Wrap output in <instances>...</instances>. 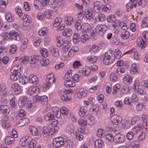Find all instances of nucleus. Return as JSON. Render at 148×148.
Returning a JSON list of instances; mask_svg holds the SVG:
<instances>
[{"label": "nucleus", "mask_w": 148, "mask_h": 148, "mask_svg": "<svg viewBox=\"0 0 148 148\" xmlns=\"http://www.w3.org/2000/svg\"><path fill=\"white\" fill-rule=\"evenodd\" d=\"M29 122V120L27 118H22L17 123V125L18 127L23 126L27 125Z\"/></svg>", "instance_id": "16"}, {"label": "nucleus", "mask_w": 148, "mask_h": 148, "mask_svg": "<svg viewBox=\"0 0 148 148\" xmlns=\"http://www.w3.org/2000/svg\"><path fill=\"white\" fill-rule=\"evenodd\" d=\"M90 67H87L85 68H83L82 71L83 73L84 74L85 76L87 77L90 74Z\"/></svg>", "instance_id": "46"}, {"label": "nucleus", "mask_w": 148, "mask_h": 148, "mask_svg": "<svg viewBox=\"0 0 148 148\" xmlns=\"http://www.w3.org/2000/svg\"><path fill=\"white\" fill-rule=\"evenodd\" d=\"M116 18L115 15L112 14L108 16L106 18L107 21L108 23H114L116 21Z\"/></svg>", "instance_id": "37"}, {"label": "nucleus", "mask_w": 148, "mask_h": 148, "mask_svg": "<svg viewBox=\"0 0 148 148\" xmlns=\"http://www.w3.org/2000/svg\"><path fill=\"white\" fill-rule=\"evenodd\" d=\"M81 21L80 20H77L76 21L75 25V27L76 29L78 30L81 29L82 25H81Z\"/></svg>", "instance_id": "61"}, {"label": "nucleus", "mask_w": 148, "mask_h": 148, "mask_svg": "<svg viewBox=\"0 0 148 148\" xmlns=\"http://www.w3.org/2000/svg\"><path fill=\"white\" fill-rule=\"evenodd\" d=\"M107 29V26L104 24L99 25L97 26L95 29L96 34L101 36H103Z\"/></svg>", "instance_id": "5"}, {"label": "nucleus", "mask_w": 148, "mask_h": 148, "mask_svg": "<svg viewBox=\"0 0 148 148\" xmlns=\"http://www.w3.org/2000/svg\"><path fill=\"white\" fill-rule=\"evenodd\" d=\"M53 145L55 147L59 148L62 147L64 144V139L62 137L56 138L53 140Z\"/></svg>", "instance_id": "7"}, {"label": "nucleus", "mask_w": 148, "mask_h": 148, "mask_svg": "<svg viewBox=\"0 0 148 148\" xmlns=\"http://www.w3.org/2000/svg\"><path fill=\"white\" fill-rule=\"evenodd\" d=\"M65 145L66 148H72L73 147V143L70 140H67L65 142L64 144Z\"/></svg>", "instance_id": "48"}, {"label": "nucleus", "mask_w": 148, "mask_h": 148, "mask_svg": "<svg viewBox=\"0 0 148 148\" xmlns=\"http://www.w3.org/2000/svg\"><path fill=\"white\" fill-rule=\"evenodd\" d=\"M99 47L96 45H93L90 48V51L91 53H93L97 52L99 50Z\"/></svg>", "instance_id": "64"}, {"label": "nucleus", "mask_w": 148, "mask_h": 148, "mask_svg": "<svg viewBox=\"0 0 148 148\" xmlns=\"http://www.w3.org/2000/svg\"><path fill=\"white\" fill-rule=\"evenodd\" d=\"M18 65H16V67H18ZM16 67L15 66L14 68H12L10 70L12 74L10 75V78L11 80L13 81H16L21 75V74L19 71L20 69L19 70L15 68Z\"/></svg>", "instance_id": "3"}, {"label": "nucleus", "mask_w": 148, "mask_h": 148, "mask_svg": "<svg viewBox=\"0 0 148 148\" xmlns=\"http://www.w3.org/2000/svg\"><path fill=\"white\" fill-rule=\"evenodd\" d=\"M87 93L86 91L81 89L77 92V97L79 98H84L86 95Z\"/></svg>", "instance_id": "35"}, {"label": "nucleus", "mask_w": 148, "mask_h": 148, "mask_svg": "<svg viewBox=\"0 0 148 148\" xmlns=\"http://www.w3.org/2000/svg\"><path fill=\"white\" fill-rule=\"evenodd\" d=\"M148 116L143 114L142 116V119L143 122V126H147V119Z\"/></svg>", "instance_id": "53"}, {"label": "nucleus", "mask_w": 148, "mask_h": 148, "mask_svg": "<svg viewBox=\"0 0 148 148\" xmlns=\"http://www.w3.org/2000/svg\"><path fill=\"white\" fill-rule=\"evenodd\" d=\"M39 89L38 87L30 86L28 90V94L30 95H34L38 94L39 92Z\"/></svg>", "instance_id": "14"}, {"label": "nucleus", "mask_w": 148, "mask_h": 148, "mask_svg": "<svg viewBox=\"0 0 148 148\" xmlns=\"http://www.w3.org/2000/svg\"><path fill=\"white\" fill-rule=\"evenodd\" d=\"M40 53L42 56L44 58L47 57L49 55V52L46 49H42L40 51Z\"/></svg>", "instance_id": "59"}, {"label": "nucleus", "mask_w": 148, "mask_h": 148, "mask_svg": "<svg viewBox=\"0 0 148 148\" xmlns=\"http://www.w3.org/2000/svg\"><path fill=\"white\" fill-rule=\"evenodd\" d=\"M135 133L133 131H130L128 132L126 135V138L129 140H131L133 138L134 135L135 134Z\"/></svg>", "instance_id": "55"}, {"label": "nucleus", "mask_w": 148, "mask_h": 148, "mask_svg": "<svg viewBox=\"0 0 148 148\" xmlns=\"http://www.w3.org/2000/svg\"><path fill=\"white\" fill-rule=\"evenodd\" d=\"M105 138L106 140L110 142H112L113 141H114V136L113 137L111 134L109 133L105 135Z\"/></svg>", "instance_id": "56"}, {"label": "nucleus", "mask_w": 148, "mask_h": 148, "mask_svg": "<svg viewBox=\"0 0 148 148\" xmlns=\"http://www.w3.org/2000/svg\"><path fill=\"white\" fill-rule=\"evenodd\" d=\"M52 54L55 57H58L59 56L58 49L57 48H53L51 51Z\"/></svg>", "instance_id": "63"}, {"label": "nucleus", "mask_w": 148, "mask_h": 148, "mask_svg": "<svg viewBox=\"0 0 148 148\" xmlns=\"http://www.w3.org/2000/svg\"><path fill=\"white\" fill-rule=\"evenodd\" d=\"M112 121L115 125H118L121 123L122 121V118L121 116L117 115H114L112 117Z\"/></svg>", "instance_id": "15"}, {"label": "nucleus", "mask_w": 148, "mask_h": 148, "mask_svg": "<svg viewBox=\"0 0 148 148\" xmlns=\"http://www.w3.org/2000/svg\"><path fill=\"white\" fill-rule=\"evenodd\" d=\"M104 130L101 128L99 129L97 131V136L99 138H103L104 137Z\"/></svg>", "instance_id": "54"}, {"label": "nucleus", "mask_w": 148, "mask_h": 148, "mask_svg": "<svg viewBox=\"0 0 148 148\" xmlns=\"http://www.w3.org/2000/svg\"><path fill=\"white\" fill-rule=\"evenodd\" d=\"M103 144V142L101 139L96 140L95 143V145L96 148H101Z\"/></svg>", "instance_id": "40"}, {"label": "nucleus", "mask_w": 148, "mask_h": 148, "mask_svg": "<svg viewBox=\"0 0 148 148\" xmlns=\"http://www.w3.org/2000/svg\"><path fill=\"white\" fill-rule=\"evenodd\" d=\"M87 111V108L86 106H81L78 112L79 115L81 117H83L86 115Z\"/></svg>", "instance_id": "24"}, {"label": "nucleus", "mask_w": 148, "mask_h": 148, "mask_svg": "<svg viewBox=\"0 0 148 148\" xmlns=\"http://www.w3.org/2000/svg\"><path fill=\"white\" fill-rule=\"evenodd\" d=\"M20 143L22 146L28 147L29 148H34L37 142L34 140H32L30 137L25 136L21 139Z\"/></svg>", "instance_id": "1"}, {"label": "nucleus", "mask_w": 148, "mask_h": 148, "mask_svg": "<svg viewBox=\"0 0 148 148\" xmlns=\"http://www.w3.org/2000/svg\"><path fill=\"white\" fill-rule=\"evenodd\" d=\"M63 51L66 52L70 48L71 44L68 41L64 42L63 43Z\"/></svg>", "instance_id": "33"}, {"label": "nucleus", "mask_w": 148, "mask_h": 148, "mask_svg": "<svg viewBox=\"0 0 148 148\" xmlns=\"http://www.w3.org/2000/svg\"><path fill=\"white\" fill-rule=\"evenodd\" d=\"M28 80L30 83L34 84H37L38 82V79L37 77L33 74L29 75Z\"/></svg>", "instance_id": "19"}, {"label": "nucleus", "mask_w": 148, "mask_h": 148, "mask_svg": "<svg viewBox=\"0 0 148 148\" xmlns=\"http://www.w3.org/2000/svg\"><path fill=\"white\" fill-rule=\"evenodd\" d=\"M47 83L45 84V86L48 89L51 86L52 83H53L55 82V80L54 78H53V79H51V80H47Z\"/></svg>", "instance_id": "58"}, {"label": "nucleus", "mask_w": 148, "mask_h": 148, "mask_svg": "<svg viewBox=\"0 0 148 148\" xmlns=\"http://www.w3.org/2000/svg\"><path fill=\"white\" fill-rule=\"evenodd\" d=\"M7 92L6 87L2 85H0V96L6 94Z\"/></svg>", "instance_id": "49"}, {"label": "nucleus", "mask_w": 148, "mask_h": 148, "mask_svg": "<svg viewBox=\"0 0 148 148\" xmlns=\"http://www.w3.org/2000/svg\"><path fill=\"white\" fill-rule=\"evenodd\" d=\"M33 99L34 102H41L42 104L43 105L46 104L48 101V97L46 96L40 97L36 94L34 96Z\"/></svg>", "instance_id": "6"}, {"label": "nucleus", "mask_w": 148, "mask_h": 148, "mask_svg": "<svg viewBox=\"0 0 148 148\" xmlns=\"http://www.w3.org/2000/svg\"><path fill=\"white\" fill-rule=\"evenodd\" d=\"M147 0H139L138 2V6L139 8L144 7L146 4Z\"/></svg>", "instance_id": "60"}, {"label": "nucleus", "mask_w": 148, "mask_h": 148, "mask_svg": "<svg viewBox=\"0 0 148 148\" xmlns=\"http://www.w3.org/2000/svg\"><path fill=\"white\" fill-rule=\"evenodd\" d=\"M62 21V19L61 18L58 17L55 20L53 26L55 27H57L59 26Z\"/></svg>", "instance_id": "50"}, {"label": "nucleus", "mask_w": 148, "mask_h": 148, "mask_svg": "<svg viewBox=\"0 0 148 148\" xmlns=\"http://www.w3.org/2000/svg\"><path fill=\"white\" fill-rule=\"evenodd\" d=\"M133 101L131 98L126 97L124 99V102L126 105H129L130 106L132 105Z\"/></svg>", "instance_id": "43"}, {"label": "nucleus", "mask_w": 148, "mask_h": 148, "mask_svg": "<svg viewBox=\"0 0 148 148\" xmlns=\"http://www.w3.org/2000/svg\"><path fill=\"white\" fill-rule=\"evenodd\" d=\"M55 116L53 113L49 112L45 116V119L46 121L53 120L54 119Z\"/></svg>", "instance_id": "25"}, {"label": "nucleus", "mask_w": 148, "mask_h": 148, "mask_svg": "<svg viewBox=\"0 0 148 148\" xmlns=\"http://www.w3.org/2000/svg\"><path fill=\"white\" fill-rule=\"evenodd\" d=\"M62 0H49L48 4L51 8L57 10L63 6Z\"/></svg>", "instance_id": "4"}, {"label": "nucleus", "mask_w": 148, "mask_h": 148, "mask_svg": "<svg viewBox=\"0 0 148 148\" xmlns=\"http://www.w3.org/2000/svg\"><path fill=\"white\" fill-rule=\"evenodd\" d=\"M10 111L9 107L6 105L0 106V112L5 115H8Z\"/></svg>", "instance_id": "13"}, {"label": "nucleus", "mask_w": 148, "mask_h": 148, "mask_svg": "<svg viewBox=\"0 0 148 148\" xmlns=\"http://www.w3.org/2000/svg\"><path fill=\"white\" fill-rule=\"evenodd\" d=\"M141 26L143 28L148 27V17H146L143 19Z\"/></svg>", "instance_id": "44"}, {"label": "nucleus", "mask_w": 148, "mask_h": 148, "mask_svg": "<svg viewBox=\"0 0 148 148\" xmlns=\"http://www.w3.org/2000/svg\"><path fill=\"white\" fill-rule=\"evenodd\" d=\"M30 134L33 136H38V132L37 128L34 126L30 125L29 127Z\"/></svg>", "instance_id": "22"}, {"label": "nucleus", "mask_w": 148, "mask_h": 148, "mask_svg": "<svg viewBox=\"0 0 148 148\" xmlns=\"http://www.w3.org/2000/svg\"><path fill=\"white\" fill-rule=\"evenodd\" d=\"M5 17L6 19L9 22H13L14 21V18L10 13H6L5 14Z\"/></svg>", "instance_id": "51"}, {"label": "nucleus", "mask_w": 148, "mask_h": 148, "mask_svg": "<svg viewBox=\"0 0 148 148\" xmlns=\"http://www.w3.org/2000/svg\"><path fill=\"white\" fill-rule=\"evenodd\" d=\"M142 129L143 127L142 125L140 124H138L136 126L134 127L132 130L136 134L139 131L141 130Z\"/></svg>", "instance_id": "41"}, {"label": "nucleus", "mask_w": 148, "mask_h": 148, "mask_svg": "<svg viewBox=\"0 0 148 148\" xmlns=\"http://www.w3.org/2000/svg\"><path fill=\"white\" fill-rule=\"evenodd\" d=\"M112 52V51L110 50L105 53V56L103 60V62L104 64L107 65H109L114 61L115 58L113 56Z\"/></svg>", "instance_id": "2"}, {"label": "nucleus", "mask_w": 148, "mask_h": 148, "mask_svg": "<svg viewBox=\"0 0 148 148\" xmlns=\"http://www.w3.org/2000/svg\"><path fill=\"white\" fill-rule=\"evenodd\" d=\"M84 13L85 16L87 18L90 19L92 17V12L88 8L85 10Z\"/></svg>", "instance_id": "32"}, {"label": "nucleus", "mask_w": 148, "mask_h": 148, "mask_svg": "<svg viewBox=\"0 0 148 148\" xmlns=\"http://www.w3.org/2000/svg\"><path fill=\"white\" fill-rule=\"evenodd\" d=\"M47 32L48 31L46 28L43 27L39 31L38 34L40 36H45L47 34Z\"/></svg>", "instance_id": "52"}, {"label": "nucleus", "mask_w": 148, "mask_h": 148, "mask_svg": "<svg viewBox=\"0 0 148 148\" xmlns=\"http://www.w3.org/2000/svg\"><path fill=\"white\" fill-rule=\"evenodd\" d=\"M130 34L129 32L125 31V32H122L121 34V37L123 39H126L129 37Z\"/></svg>", "instance_id": "47"}, {"label": "nucleus", "mask_w": 148, "mask_h": 148, "mask_svg": "<svg viewBox=\"0 0 148 148\" xmlns=\"http://www.w3.org/2000/svg\"><path fill=\"white\" fill-rule=\"evenodd\" d=\"M14 137L11 136H8L6 137L5 141L6 144L10 145L14 142Z\"/></svg>", "instance_id": "30"}, {"label": "nucleus", "mask_w": 148, "mask_h": 148, "mask_svg": "<svg viewBox=\"0 0 148 148\" xmlns=\"http://www.w3.org/2000/svg\"><path fill=\"white\" fill-rule=\"evenodd\" d=\"M30 57H28L25 56L24 57L21 58L19 59V61L21 63H23L24 64L26 63L27 62L30 61Z\"/></svg>", "instance_id": "57"}, {"label": "nucleus", "mask_w": 148, "mask_h": 148, "mask_svg": "<svg viewBox=\"0 0 148 148\" xmlns=\"http://www.w3.org/2000/svg\"><path fill=\"white\" fill-rule=\"evenodd\" d=\"M96 14L95 18L96 20L98 21L101 22H103L106 19V17L103 14L101 13H97Z\"/></svg>", "instance_id": "20"}, {"label": "nucleus", "mask_w": 148, "mask_h": 148, "mask_svg": "<svg viewBox=\"0 0 148 148\" xmlns=\"http://www.w3.org/2000/svg\"><path fill=\"white\" fill-rule=\"evenodd\" d=\"M34 5L37 9L43 8V6L41 1L39 0H35L34 2Z\"/></svg>", "instance_id": "27"}, {"label": "nucleus", "mask_w": 148, "mask_h": 148, "mask_svg": "<svg viewBox=\"0 0 148 148\" xmlns=\"http://www.w3.org/2000/svg\"><path fill=\"white\" fill-rule=\"evenodd\" d=\"M114 142L116 144H120L123 143L125 140L124 135L118 133L114 136Z\"/></svg>", "instance_id": "8"}, {"label": "nucleus", "mask_w": 148, "mask_h": 148, "mask_svg": "<svg viewBox=\"0 0 148 148\" xmlns=\"http://www.w3.org/2000/svg\"><path fill=\"white\" fill-rule=\"evenodd\" d=\"M138 46L140 48H145L146 46V43L141 37L138 38L137 40Z\"/></svg>", "instance_id": "21"}, {"label": "nucleus", "mask_w": 148, "mask_h": 148, "mask_svg": "<svg viewBox=\"0 0 148 148\" xmlns=\"http://www.w3.org/2000/svg\"><path fill=\"white\" fill-rule=\"evenodd\" d=\"M7 34H8L9 36L8 38L9 40L19 41L21 39V37L19 34L13 31H12L10 33H7Z\"/></svg>", "instance_id": "9"}, {"label": "nucleus", "mask_w": 148, "mask_h": 148, "mask_svg": "<svg viewBox=\"0 0 148 148\" xmlns=\"http://www.w3.org/2000/svg\"><path fill=\"white\" fill-rule=\"evenodd\" d=\"M73 18L70 16L66 17L65 18V23L67 25L69 26L73 23Z\"/></svg>", "instance_id": "34"}, {"label": "nucleus", "mask_w": 148, "mask_h": 148, "mask_svg": "<svg viewBox=\"0 0 148 148\" xmlns=\"http://www.w3.org/2000/svg\"><path fill=\"white\" fill-rule=\"evenodd\" d=\"M12 92L14 94H19L21 92V86L18 84H13L11 87Z\"/></svg>", "instance_id": "10"}, {"label": "nucleus", "mask_w": 148, "mask_h": 148, "mask_svg": "<svg viewBox=\"0 0 148 148\" xmlns=\"http://www.w3.org/2000/svg\"><path fill=\"white\" fill-rule=\"evenodd\" d=\"M81 29V31L82 33L84 32L88 34L91 30L90 29V27L89 28L88 25L86 23L83 24Z\"/></svg>", "instance_id": "29"}, {"label": "nucleus", "mask_w": 148, "mask_h": 148, "mask_svg": "<svg viewBox=\"0 0 148 148\" xmlns=\"http://www.w3.org/2000/svg\"><path fill=\"white\" fill-rule=\"evenodd\" d=\"M28 99L27 97L23 96L21 97L19 99L18 102V104L19 106L22 108L27 103Z\"/></svg>", "instance_id": "12"}, {"label": "nucleus", "mask_w": 148, "mask_h": 148, "mask_svg": "<svg viewBox=\"0 0 148 148\" xmlns=\"http://www.w3.org/2000/svg\"><path fill=\"white\" fill-rule=\"evenodd\" d=\"M64 83L65 86L67 87H73L75 86V82L69 79L65 80Z\"/></svg>", "instance_id": "38"}, {"label": "nucleus", "mask_w": 148, "mask_h": 148, "mask_svg": "<svg viewBox=\"0 0 148 148\" xmlns=\"http://www.w3.org/2000/svg\"><path fill=\"white\" fill-rule=\"evenodd\" d=\"M23 20L24 21L23 23V26L27 27L29 25V23L31 22L30 17L27 15H24L23 18Z\"/></svg>", "instance_id": "17"}, {"label": "nucleus", "mask_w": 148, "mask_h": 148, "mask_svg": "<svg viewBox=\"0 0 148 148\" xmlns=\"http://www.w3.org/2000/svg\"><path fill=\"white\" fill-rule=\"evenodd\" d=\"M29 62L31 64H35L37 63L39 60V57L38 56H34L29 58Z\"/></svg>", "instance_id": "31"}, {"label": "nucleus", "mask_w": 148, "mask_h": 148, "mask_svg": "<svg viewBox=\"0 0 148 148\" xmlns=\"http://www.w3.org/2000/svg\"><path fill=\"white\" fill-rule=\"evenodd\" d=\"M138 69L136 66L135 64H132L130 68V73L132 74H134L138 73Z\"/></svg>", "instance_id": "45"}, {"label": "nucleus", "mask_w": 148, "mask_h": 148, "mask_svg": "<svg viewBox=\"0 0 148 148\" xmlns=\"http://www.w3.org/2000/svg\"><path fill=\"white\" fill-rule=\"evenodd\" d=\"M7 118L5 117L4 118V119L2 120V123L1 124L2 126L6 129L10 127V124L7 122Z\"/></svg>", "instance_id": "42"}, {"label": "nucleus", "mask_w": 148, "mask_h": 148, "mask_svg": "<svg viewBox=\"0 0 148 148\" xmlns=\"http://www.w3.org/2000/svg\"><path fill=\"white\" fill-rule=\"evenodd\" d=\"M72 34V32L70 28L65 29L63 32V35L67 37H70Z\"/></svg>", "instance_id": "39"}, {"label": "nucleus", "mask_w": 148, "mask_h": 148, "mask_svg": "<svg viewBox=\"0 0 148 148\" xmlns=\"http://www.w3.org/2000/svg\"><path fill=\"white\" fill-rule=\"evenodd\" d=\"M139 81L136 80L134 84V89L135 91H137L138 92L140 95H144V92H146L143 88H139Z\"/></svg>", "instance_id": "11"}, {"label": "nucleus", "mask_w": 148, "mask_h": 148, "mask_svg": "<svg viewBox=\"0 0 148 148\" xmlns=\"http://www.w3.org/2000/svg\"><path fill=\"white\" fill-rule=\"evenodd\" d=\"M29 81L28 77L23 75L21 77H19V82L22 84H24L27 83Z\"/></svg>", "instance_id": "36"}, {"label": "nucleus", "mask_w": 148, "mask_h": 148, "mask_svg": "<svg viewBox=\"0 0 148 148\" xmlns=\"http://www.w3.org/2000/svg\"><path fill=\"white\" fill-rule=\"evenodd\" d=\"M93 4L94 10L96 13H98L103 6L102 4L99 1H96L93 3Z\"/></svg>", "instance_id": "18"}, {"label": "nucleus", "mask_w": 148, "mask_h": 148, "mask_svg": "<svg viewBox=\"0 0 148 148\" xmlns=\"http://www.w3.org/2000/svg\"><path fill=\"white\" fill-rule=\"evenodd\" d=\"M80 35L77 33H74L72 38L73 41L75 44L77 43L80 41Z\"/></svg>", "instance_id": "28"}, {"label": "nucleus", "mask_w": 148, "mask_h": 148, "mask_svg": "<svg viewBox=\"0 0 148 148\" xmlns=\"http://www.w3.org/2000/svg\"><path fill=\"white\" fill-rule=\"evenodd\" d=\"M132 78L130 75H127L124 77L123 78V82L127 85L131 84L132 81Z\"/></svg>", "instance_id": "26"}, {"label": "nucleus", "mask_w": 148, "mask_h": 148, "mask_svg": "<svg viewBox=\"0 0 148 148\" xmlns=\"http://www.w3.org/2000/svg\"><path fill=\"white\" fill-rule=\"evenodd\" d=\"M60 110V113L64 115H66L68 112L67 108L64 106L61 108Z\"/></svg>", "instance_id": "62"}, {"label": "nucleus", "mask_w": 148, "mask_h": 148, "mask_svg": "<svg viewBox=\"0 0 148 148\" xmlns=\"http://www.w3.org/2000/svg\"><path fill=\"white\" fill-rule=\"evenodd\" d=\"M9 99L10 100V103L11 107L13 108H15L16 105V98L13 95L11 94L9 95Z\"/></svg>", "instance_id": "23"}]
</instances>
